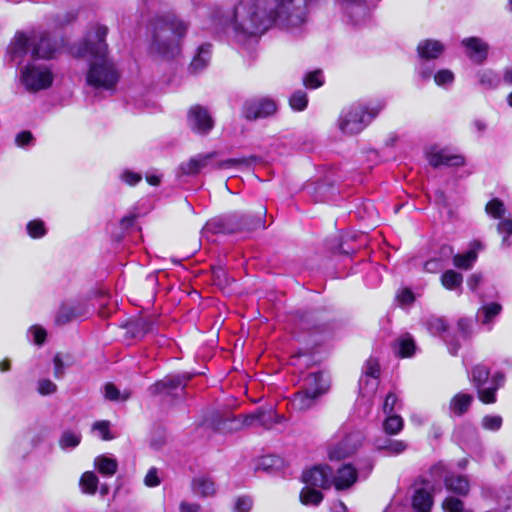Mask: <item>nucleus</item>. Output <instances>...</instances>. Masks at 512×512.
<instances>
[{"mask_svg":"<svg viewBox=\"0 0 512 512\" xmlns=\"http://www.w3.org/2000/svg\"><path fill=\"white\" fill-rule=\"evenodd\" d=\"M454 80V73L449 69H441L434 74V81L440 87L449 86Z\"/></svg>","mask_w":512,"mask_h":512,"instance_id":"nucleus-48","label":"nucleus"},{"mask_svg":"<svg viewBox=\"0 0 512 512\" xmlns=\"http://www.w3.org/2000/svg\"><path fill=\"white\" fill-rule=\"evenodd\" d=\"M252 507V500L249 497H239L235 501L234 510L236 512H249Z\"/></svg>","mask_w":512,"mask_h":512,"instance_id":"nucleus-60","label":"nucleus"},{"mask_svg":"<svg viewBox=\"0 0 512 512\" xmlns=\"http://www.w3.org/2000/svg\"><path fill=\"white\" fill-rule=\"evenodd\" d=\"M364 373L366 376L377 378L379 374V363L376 359L370 358L365 365Z\"/></svg>","mask_w":512,"mask_h":512,"instance_id":"nucleus-61","label":"nucleus"},{"mask_svg":"<svg viewBox=\"0 0 512 512\" xmlns=\"http://www.w3.org/2000/svg\"><path fill=\"white\" fill-rule=\"evenodd\" d=\"M490 370L482 364L474 366L469 373V379L472 385L476 388L478 398L485 404H491L496 401V386H486L490 379Z\"/></svg>","mask_w":512,"mask_h":512,"instance_id":"nucleus-9","label":"nucleus"},{"mask_svg":"<svg viewBox=\"0 0 512 512\" xmlns=\"http://www.w3.org/2000/svg\"><path fill=\"white\" fill-rule=\"evenodd\" d=\"M397 403V397L394 393H388L384 404H383V411L385 414H390L395 409V405Z\"/></svg>","mask_w":512,"mask_h":512,"instance_id":"nucleus-62","label":"nucleus"},{"mask_svg":"<svg viewBox=\"0 0 512 512\" xmlns=\"http://www.w3.org/2000/svg\"><path fill=\"white\" fill-rule=\"evenodd\" d=\"M126 329L127 334H129L132 338H142L147 333L152 331L153 323L149 319L139 318L129 321L126 325Z\"/></svg>","mask_w":512,"mask_h":512,"instance_id":"nucleus-30","label":"nucleus"},{"mask_svg":"<svg viewBox=\"0 0 512 512\" xmlns=\"http://www.w3.org/2000/svg\"><path fill=\"white\" fill-rule=\"evenodd\" d=\"M189 24L175 15L159 17L154 22L151 52L165 59H172L181 52V45Z\"/></svg>","mask_w":512,"mask_h":512,"instance_id":"nucleus-3","label":"nucleus"},{"mask_svg":"<svg viewBox=\"0 0 512 512\" xmlns=\"http://www.w3.org/2000/svg\"><path fill=\"white\" fill-rule=\"evenodd\" d=\"M53 73L47 65L28 62L20 68V82L28 92L35 93L49 88Z\"/></svg>","mask_w":512,"mask_h":512,"instance_id":"nucleus-8","label":"nucleus"},{"mask_svg":"<svg viewBox=\"0 0 512 512\" xmlns=\"http://www.w3.org/2000/svg\"><path fill=\"white\" fill-rule=\"evenodd\" d=\"M28 335L33 336L36 345H42L46 340V330L38 325H33L28 330Z\"/></svg>","mask_w":512,"mask_h":512,"instance_id":"nucleus-54","label":"nucleus"},{"mask_svg":"<svg viewBox=\"0 0 512 512\" xmlns=\"http://www.w3.org/2000/svg\"><path fill=\"white\" fill-rule=\"evenodd\" d=\"M332 486L337 490H344L350 488L357 480V471L350 464L340 466L336 473L332 472L331 475Z\"/></svg>","mask_w":512,"mask_h":512,"instance_id":"nucleus-22","label":"nucleus"},{"mask_svg":"<svg viewBox=\"0 0 512 512\" xmlns=\"http://www.w3.org/2000/svg\"><path fill=\"white\" fill-rule=\"evenodd\" d=\"M483 249L484 244L482 242L478 240L472 241L466 253H458L453 256L454 266L463 270L471 269L478 258V252Z\"/></svg>","mask_w":512,"mask_h":512,"instance_id":"nucleus-23","label":"nucleus"},{"mask_svg":"<svg viewBox=\"0 0 512 512\" xmlns=\"http://www.w3.org/2000/svg\"><path fill=\"white\" fill-rule=\"evenodd\" d=\"M289 105L294 111H303L308 105V97L305 91L297 90L289 98Z\"/></svg>","mask_w":512,"mask_h":512,"instance_id":"nucleus-44","label":"nucleus"},{"mask_svg":"<svg viewBox=\"0 0 512 512\" xmlns=\"http://www.w3.org/2000/svg\"><path fill=\"white\" fill-rule=\"evenodd\" d=\"M457 330L463 340L470 339L474 331V322L472 318L462 317L457 321Z\"/></svg>","mask_w":512,"mask_h":512,"instance_id":"nucleus-47","label":"nucleus"},{"mask_svg":"<svg viewBox=\"0 0 512 512\" xmlns=\"http://www.w3.org/2000/svg\"><path fill=\"white\" fill-rule=\"evenodd\" d=\"M426 61L427 60H422V62L417 67V73L423 80H429L434 71L433 66L428 64Z\"/></svg>","mask_w":512,"mask_h":512,"instance_id":"nucleus-59","label":"nucleus"},{"mask_svg":"<svg viewBox=\"0 0 512 512\" xmlns=\"http://www.w3.org/2000/svg\"><path fill=\"white\" fill-rule=\"evenodd\" d=\"M501 311L502 306L499 303L491 302L484 304L478 309L476 320L483 325H488L500 314Z\"/></svg>","mask_w":512,"mask_h":512,"instance_id":"nucleus-33","label":"nucleus"},{"mask_svg":"<svg viewBox=\"0 0 512 512\" xmlns=\"http://www.w3.org/2000/svg\"><path fill=\"white\" fill-rule=\"evenodd\" d=\"M192 492L199 497H211L216 494L217 488L214 480L206 475H198L192 479Z\"/></svg>","mask_w":512,"mask_h":512,"instance_id":"nucleus-26","label":"nucleus"},{"mask_svg":"<svg viewBox=\"0 0 512 512\" xmlns=\"http://www.w3.org/2000/svg\"><path fill=\"white\" fill-rule=\"evenodd\" d=\"M211 59V45L203 44L198 49L196 54L194 55L189 67L188 71L190 74L196 75L201 73L203 70L207 68Z\"/></svg>","mask_w":512,"mask_h":512,"instance_id":"nucleus-27","label":"nucleus"},{"mask_svg":"<svg viewBox=\"0 0 512 512\" xmlns=\"http://www.w3.org/2000/svg\"><path fill=\"white\" fill-rule=\"evenodd\" d=\"M188 125L192 131L206 135L214 127V121L206 108L195 105L188 112Z\"/></svg>","mask_w":512,"mask_h":512,"instance_id":"nucleus-13","label":"nucleus"},{"mask_svg":"<svg viewBox=\"0 0 512 512\" xmlns=\"http://www.w3.org/2000/svg\"><path fill=\"white\" fill-rule=\"evenodd\" d=\"M273 24L266 0H241L231 19L234 36L239 42L261 36Z\"/></svg>","mask_w":512,"mask_h":512,"instance_id":"nucleus-2","label":"nucleus"},{"mask_svg":"<svg viewBox=\"0 0 512 512\" xmlns=\"http://www.w3.org/2000/svg\"><path fill=\"white\" fill-rule=\"evenodd\" d=\"M277 109L276 101L271 98H252L244 102L241 115L248 121H255L273 116Z\"/></svg>","mask_w":512,"mask_h":512,"instance_id":"nucleus-10","label":"nucleus"},{"mask_svg":"<svg viewBox=\"0 0 512 512\" xmlns=\"http://www.w3.org/2000/svg\"><path fill=\"white\" fill-rule=\"evenodd\" d=\"M461 45L465 48L467 57L476 64H482L488 57L489 45L478 37L462 39Z\"/></svg>","mask_w":512,"mask_h":512,"instance_id":"nucleus-17","label":"nucleus"},{"mask_svg":"<svg viewBox=\"0 0 512 512\" xmlns=\"http://www.w3.org/2000/svg\"><path fill=\"white\" fill-rule=\"evenodd\" d=\"M80 486L83 492L94 494L98 486L97 476L91 471L85 472L80 479Z\"/></svg>","mask_w":512,"mask_h":512,"instance_id":"nucleus-45","label":"nucleus"},{"mask_svg":"<svg viewBox=\"0 0 512 512\" xmlns=\"http://www.w3.org/2000/svg\"><path fill=\"white\" fill-rule=\"evenodd\" d=\"M378 112L379 109L369 108L361 103H353L342 109L337 126L345 135L358 134L377 116Z\"/></svg>","mask_w":512,"mask_h":512,"instance_id":"nucleus-6","label":"nucleus"},{"mask_svg":"<svg viewBox=\"0 0 512 512\" xmlns=\"http://www.w3.org/2000/svg\"><path fill=\"white\" fill-rule=\"evenodd\" d=\"M485 211L489 216L501 220L505 218L506 208L500 199L494 198L486 204Z\"/></svg>","mask_w":512,"mask_h":512,"instance_id":"nucleus-42","label":"nucleus"},{"mask_svg":"<svg viewBox=\"0 0 512 512\" xmlns=\"http://www.w3.org/2000/svg\"><path fill=\"white\" fill-rule=\"evenodd\" d=\"M266 210L258 214H238L233 213L225 216H218L207 221L201 233L203 237L209 238V235L233 234L237 232H249L265 228L263 217Z\"/></svg>","mask_w":512,"mask_h":512,"instance_id":"nucleus-5","label":"nucleus"},{"mask_svg":"<svg viewBox=\"0 0 512 512\" xmlns=\"http://www.w3.org/2000/svg\"><path fill=\"white\" fill-rule=\"evenodd\" d=\"M26 230L33 239L43 238L47 234L45 223L40 219H34L27 223Z\"/></svg>","mask_w":512,"mask_h":512,"instance_id":"nucleus-43","label":"nucleus"},{"mask_svg":"<svg viewBox=\"0 0 512 512\" xmlns=\"http://www.w3.org/2000/svg\"><path fill=\"white\" fill-rule=\"evenodd\" d=\"M360 439L358 433L349 434L345 439L329 448V458L331 460H341L350 456L360 445Z\"/></svg>","mask_w":512,"mask_h":512,"instance_id":"nucleus-19","label":"nucleus"},{"mask_svg":"<svg viewBox=\"0 0 512 512\" xmlns=\"http://www.w3.org/2000/svg\"><path fill=\"white\" fill-rule=\"evenodd\" d=\"M473 401V396L467 393H458L449 404L450 413L455 416H462L466 413Z\"/></svg>","mask_w":512,"mask_h":512,"instance_id":"nucleus-32","label":"nucleus"},{"mask_svg":"<svg viewBox=\"0 0 512 512\" xmlns=\"http://www.w3.org/2000/svg\"><path fill=\"white\" fill-rule=\"evenodd\" d=\"M217 152L200 153L191 157L187 162L180 165V170L184 175H196L205 169H226L237 165L249 164L245 158H231L222 161H216Z\"/></svg>","mask_w":512,"mask_h":512,"instance_id":"nucleus-7","label":"nucleus"},{"mask_svg":"<svg viewBox=\"0 0 512 512\" xmlns=\"http://www.w3.org/2000/svg\"><path fill=\"white\" fill-rule=\"evenodd\" d=\"M304 85L310 89H316L323 84V76L321 71L316 70L308 73L303 79Z\"/></svg>","mask_w":512,"mask_h":512,"instance_id":"nucleus-50","label":"nucleus"},{"mask_svg":"<svg viewBox=\"0 0 512 512\" xmlns=\"http://www.w3.org/2000/svg\"><path fill=\"white\" fill-rule=\"evenodd\" d=\"M104 396L110 401H125L130 397L129 392H120V390L112 383L104 386Z\"/></svg>","mask_w":512,"mask_h":512,"instance_id":"nucleus-46","label":"nucleus"},{"mask_svg":"<svg viewBox=\"0 0 512 512\" xmlns=\"http://www.w3.org/2000/svg\"><path fill=\"white\" fill-rule=\"evenodd\" d=\"M246 427L259 426L270 429L275 423V414L272 410L257 409L254 413L243 416Z\"/></svg>","mask_w":512,"mask_h":512,"instance_id":"nucleus-24","label":"nucleus"},{"mask_svg":"<svg viewBox=\"0 0 512 512\" xmlns=\"http://www.w3.org/2000/svg\"><path fill=\"white\" fill-rule=\"evenodd\" d=\"M86 312L85 307L77 302L65 303L58 311L56 322L57 324H66L77 317L85 315Z\"/></svg>","mask_w":512,"mask_h":512,"instance_id":"nucleus-28","label":"nucleus"},{"mask_svg":"<svg viewBox=\"0 0 512 512\" xmlns=\"http://www.w3.org/2000/svg\"><path fill=\"white\" fill-rule=\"evenodd\" d=\"M444 45L433 39H425L418 43L417 53L421 60L437 59L444 51Z\"/></svg>","mask_w":512,"mask_h":512,"instance_id":"nucleus-25","label":"nucleus"},{"mask_svg":"<svg viewBox=\"0 0 512 512\" xmlns=\"http://www.w3.org/2000/svg\"><path fill=\"white\" fill-rule=\"evenodd\" d=\"M77 17V13L73 10L67 11L62 15H58L57 22L59 25L64 26L72 23Z\"/></svg>","mask_w":512,"mask_h":512,"instance_id":"nucleus-63","label":"nucleus"},{"mask_svg":"<svg viewBox=\"0 0 512 512\" xmlns=\"http://www.w3.org/2000/svg\"><path fill=\"white\" fill-rule=\"evenodd\" d=\"M94 465L103 476H113L118 468V463L115 458L101 455L95 458Z\"/></svg>","mask_w":512,"mask_h":512,"instance_id":"nucleus-34","label":"nucleus"},{"mask_svg":"<svg viewBox=\"0 0 512 512\" xmlns=\"http://www.w3.org/2000/svg\"><path fill=\"white\" fill-rule=\"evenodd\" d=\"M442 507L446 512H462L464 503L462 500L455 497H447L443 503Z\"/></svg>","mask_w":512,"mask_h":512,"instance_id":"nucleus-51","label":"nucleus"},{"mask_svg":"<svg viewBox=\"0 0 512 512\" xmlns=\"http://www.w3.org/2000/svg\"><path fill=\"white\" fill-rule=\"evenodd\" d=\"M424 323L430 334L440 335L442 337L451 355H457L461 345L447 332V324L444 318L429 316Z\"/></svg>","mask_w":512,"mask_h":512,"instance_id":"nucleus-12","label":"nucleus"},{"mask_svg":"<svg viewBox=\"0 0 512 512\" xmlns=\"http://www.w3.org/2000/svg\"><path fill=\"white\" fill-rule=\"evenodd\" d=\"M432 485L428 480L416 482L412 494V507L416 512H430L433 505Z\"/></svg>","mask_w":512,"mask_h":512,"instance_id":"nucleus-16","label":"nucleus"},{"mask_svg":"<svg viewBox=\"0 0 512 512\" xmlns=\"http://www.w3.org/2000/svg\"><path fill=\"white\" fill-rule=\"evenodd\" d=\"M332 469L328 465H317L302 474V481L309 487L329 489L332 486Z\"/></svg>","mask_w":512,"mask_h":512,"instance_id":"nucleus-15","label":"nucleus"},{"mask_svg":"<svg viewBox=\"0 0 512 512\" xmlns=\"http://www.w3.org/2000/svg\"><path fill=\"white\" fill-rule=\"evenodd\" d=\"M323 498L324 496L320 491L309 486L304 487L300 492V501L304 505L318 506Z\"/></svg>","mask_w":512,"mask_h":512,"instance_id":"nucleus-37","label":"nucleus"},{"mask_svg":"<svg viewBox=\"0 0 512 512\" xmlns=\"http://www.w3.org/2000/svg\"><path fill=\"white\" fill-rule=\"evenodd\" d=\"M190 379L191 375L187 373L167 375L163 379L152 384L149 387V392L152 395H172L178 388L183 389Z\"/></svg>","mask_w":512,"mask_h":512,"instance_id":"nucleus-14","label":"nucleus"},{"mask_svg":"<svg viewBox=\"0 0 512 512\" xmlns=\"http://www.w3.org/2000/svg\"><path fill=\"white\" fill-rule=\"evenodd\" d=\"M497 232L502 236L501 248L507 249L511 247L512 219L509 217L501 219L497 224Z\"/></svg>","mask_w":512,"mask_h":512,"instance_id":"nucleus-36","label":"nucleus"},{"mask_svg":"<svg viewBox=\"0 0 512 512\" xmlns=\"http://www.w3.org/2000/svg\"><path fill=\"white\" fill-rule=\"evenodd\" d=\"M429 164L435 168L440 166H463L464 157L452 154L448 149L432 150L428 153Z\"/></svg>","mask_w":512,"mask_h":512,"instance_id":"nucleus-20","label":"nucleus"},{"mask_svg":"<svg viewBox=\"0 0 512 512\" xmlns=\"http://www.w3.org/2000/svg\"><path fill=\"white\" fill-rule=\"evenodd\" d=\"M503 419L499 415H486L481 420V425L485 430L498 431L502 427Z\"/></svg>","mask_w":512,"mask_h":512,"instance_id":"nucleus-49","label":"nucleus"},{"mask_svg":"<svg viewBox=\"0 0 512 512\" xmlns=\"http://www.w3.org/2000/svg\"><path fill=\"white\" fill-rule=\"evenodd\" d=\"M403 429V419L399 415H389L383 422V430L386 434L396 435Z\"/></svg>","mask_w":512,"mask_h":512,"instance_id":"nucleus-41","label":"nucleus"},{"mask_svg":"<svg viewBox=\"0 0 512 512\" xmlns=\"http://www.w3.org/2000/svg\"><path fill=\"white\" fill-rule=\"evenodd\" d=\"M108 27L95 24L85 39L73 53L88 59L86 83L95 90L114 92L120 79L115 62L108 57V45L105 42Z\"/></svg>","mask_w":512,"mask_h":512,"instance_id":"nucleus-1","label":"nucleus"},{"mask_svg":"<svg viewBox=\"0 0 512 512\" xmlns=\"http://www.w3.org/2000/svg\"><path fill=\"white\" fill-rule=\"evenodd\" d=\"M37 391L43 395H51L57 391V385L50 379H40L37 384Z\"/></svg>","mask_w":512,"mask_h":512,"instance_id":"nucleus-52","label":"nucleus"},{"mask_svg":"<svg viewBox=\"0 0 512 512\" xmlns=\"http://www.w3.org/2000/svg\"><path fill=\"white\" fill-rule=\"evenodd\" d=\"M120 179L129 186H135L142 180V175L132 170L125 169L120 174Z\"/></svg>","mask_w":512,"mask_h":512,"instance_id":"nucleus-53","label":"nucleus"},{"mask_svg":"<svg viewBox=\"0 0 512 512\" xmlns=\"http://www.w3.org/2000/svg\"><path fill=\"white\" fill-rule=\"evenodd\" d=\"M462 282V274L454 270H447L441 276V283L448 290H455L459 288L462 285Z\"/></svg>","mask_w":512,"mask_h":512,"instance_id":"nucleus-38","label":"nucleus"},{"mask_svg":"<svg viewBox=\"0 0 512 512\" xmlns=\"http://www.w3.org/2000/svg\"><path fill=\"white\" fill-rule=\"evenodd\" d=\"M476 78L478 85L484 90H495L501 84L500 75L490 68L478 70Z\"/></svg>","mask_w":512,"mask_h":512,"instance_id":"nucleus-29","label":"nucleus"},{"mask_svg":"<svg viewBox=\"0 0 512 512\" xmlns=\"http://www.w3.org/2000/svg\"><path fill=\"white\" fill-rule=\"evenodd\" d=\"M302 388L322 396L330 388V377L322 371L309 373L303 381Z\"/></svg>","mask_w":512,"mask_h":512,"instance_id":"nucleus-21","label":"nucleus"},{"mask_svg":"<svg viewBox=\"0 0 512 512\" xmlns=\"http://www.w3.org/2000/svg\"><path fill=\"white\" fill-rule=\"evenodd\" d=\"M15 143L19 147H26L34 143L33 134L30 131H21L15 137Z\"/></svg>","mask_w":512,"mask_h":512,"instance_id":"nucleus-57","label":"nucleus"},{"mask_svg":"<svg viewBox=\"0 0 512 512\" xmlns=\"http://www.w3.org/2000/svg\"><path fill=\"white\" fill-rule=\"evenodd\" d=\"M213 277L218 285H226L228 283L227 273L220 267L213 269Z\"/></svg>","mask_w":512,"mask_h":512,"instance_id":"nucleus-64","label":"nucleus"},{"mask_svg":"<svg viewBox=\"0 0 512 512\" xmlns=\"http://www.w3.org/2000/svg\"><path fill=\"white\" fill-rule=\"evenodd\" d=\"M144 484L147 487H157L161 484V479L158 475V469L151 467L144 477Z\"/></svg>","mask_w":512,"mask_h":512,"instance_id":"nucleus-55","label":"nucleus"},{"mask_svg":"<svg viewBox=\"0 0 512 512\" xmlns=\"http://www.w3.org/2000/svg\"><path fill=\"white\" fill-rule=\"evenodd\" d=\"M212 428L221 433H231L246 427L243 416H235L231 413L216 414L209 419Z\"/></svg>","mask_w":512,"mask_h":512,"instance_id":"nucleus-18","label":"nucleus"},{"mask_svg":"<svg viewBox=\"0 0 512 512\" xmlns=\"http://www.w3.org/2000/svg\"><path fill=\"white\" fill-rule=\"evenodd\" d=\"M57 50L56 41L46 32H18L9 44L7 52L12 61L21 62L28 54L33 60H48L55 56Z\"/></svg>","mask_w":512,"mask_h":512,"instance_id":"nucleus-4","label":"nucleus"},{"mask_svg":"<svg viewBox=\"0 0 512 512\" xmlns=\"http://www.w3.org/2000/svg\"><path fill=\"white\" fill-rule=\"evenodd\" d=\"M93 430L99 432L103 440H111L113 436L110 434L108 421H97L93 424Z\"/></svg>","mask_w":512,"mask_h":512,"instance_id":"nucleus-56","label":"nucleus"},{"mask_svg":"<svg viewBox=\"0 0 512 512\" xmlns=\"http://www.w3.org/2000/svg\"><path fill=\"white\" fill-rule=\"evenodd\" d=\"M378 450H386L389 454L398 455L407 449V443L402 440L383 439L376 442Z\"/></svg>","mask_w":512,"mask_h":512,"instance_id":"nucleus-35","label":"nucleus"},{"mask_svg":"<svg viewBox=\"0 0 512 512\" xmlns=\"http://www.w3.org/2000/svg\"><path fill=\"white\" fill-rule=\"evenodd\" d=\"M319 397V395L302 388L301 391L294 394L292 405L299 411H306L314 406Z\"/></svg>","mask_w":512,"mask_h":512,"instance_id":"nucleus-31","label":"nucleus"},{"mask_svg":"<svg viewBox=\"0 0 512 512\" xmlns=\"http://www.w3.org/2000/svg\"><path fill=\"white\" fill-rule=\"evenodd\" d=\"M431 476L433 478H443L445 488L457 495L466 496L469 493V480L464 475H458L446 471L445 466L442 463H438L431 467Z\"/></svg>","mask_w":512,"mask_h":512,"instance_id":"nucleus-11","label":"nucleus"},{"mask_svg":"<svg viewBox=\"0 0 512 512\" xmlns=\"http://www.w3.org/2000/svg\"><path fill=\"white\" fill-rule=\"evenodd\" d=\"M54 364V377L56 379H61L65 374V367L67 366L62 358L61 354H56L53 358Z\"/></svg>","mask_w":512,"mask_h":512,"instance_id":"nucleus-58","label":"nucleus"},{"mask_svg":"<svg viewBox=\"0 0 512 512\" xmlns=\"http://www.w3.org/2000/svg\"><path fill=\"white\" fill-rule=\"evenodd\" d=\"M398 347V354L401 357H410L415 351V342L410 335H404L396 341Z\"/></svg>","mask_w":512,"mask_h":512,"instance_id":"nucleus-40","label":"nucleus"},{"mask_svg":"<svg viewBox=\"0 0 512 512\" xmlns=\"http://www.w3.org/2000/svg\"><path fill=\"white\" fill-rule=\"evenodd\" d=\"M81 438L79 432L66 430L59 439V445L62 449H73L80 444Z\"/></svg>","mask_w":512,"mask_h":512,"instance_id":"nucleus-39","label":"nucleus"}]
</instances>
